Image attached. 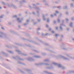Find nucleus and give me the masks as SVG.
Listing matches in <instances>:
<instances>
[{"label": "nucleus", "mask_w": 74, "mask_h": 74, "mask_svg": "<svg viewBox=\"0 0 74 74\" xmlns=\"http://www.w3.org/2000/svg\"><path fill=\"white\" fill-rule=\"evenodd\" d=\"M32 13L33 15H36V13H35V12H33Z\"/></svg>", "instance_id": "51"}, {"label": "nucleus", "mask_w": 74, "mask_h": 74, "mask_svg": "<svg viewBox=\"0 0 74 74\" xmlns=\"http://www.w3.org/2000/svg\"><path fill=\"white\" fill-rule=\"evenodd\" d=\"M14 44L15 45H18V46H19L20 47H22V45L21 44H20L19 43H16V42L14 43Z\"/></svg>", "instance_id": "21"}, {"label": "nucleus", "mask_w": 74, "mask_h": 74, "mask_svg": "<svg viewBox=\"0 0 74 74\" xmlns=\"http://www.w3.org/2000/svg\"><path fill=\"white\" fill-rule=\"evenodd\" d=\"M41 29V28H38L37 29V30L38 31V30H40Z\"/></svg>", "instance_id": "59"}, {"label": "nucleus", "mask_w": 74, "mask_h": 74, "mask_svg": "<svg viewBox=\"0 0 74 74\" xmlns=\"http://www.w3.org/2000/svg\"><path fill=\"white\" fill-rule=\"evenodd\" d=\"M41 54L42 55H43V56H45V55H46V53H41Z\"/></svg>", "instance_id": "39"}, {"label": "nucleus", "mask_w": 74, "mask_h": 74, "mask_svg": "<svg viewBox=\"0 0 74 74\" xmlns=\"http://www.w3.org/2000/svg\"><path fill=\"white\" fill-rule=\"evenodd\" d=\"M5 74H8V72L7 71H6L5 72Z\"/></svg>", "instance_id": "64"}, {"label": "nucleus", "mask_w": 74, "mask_h": 74, "mask_svg": "<svg viewBox=\"0 0 74 74\" xmlns=\"http://www.w3.org/2000/svg\"><path fill=\"white\" fill-rule=\"evenodd\" d=\"M17 70H18V71H20L21 73H22V74H24L25 73L23 72V71H22L20 69L18 68Z\"/></svg>", "instance_id": "16"}, {"label": "nucleus", "mask_w": 74, "mask_h": 74, "mask_svg": "<svg viewBox=\"0 0 74 74\" xmlns=\"http://www.w3.org/2000/svg\"><path fill=\"white\" fill-rule=\"evenodd\" d=\"M52 8H53V9H55V8H57V6H54Z\"/></svg>", "instance_id": "48"}, {"label": "nucleus", "mask_w": 74, "mask_h": 74, "mask_svg": "<svg viewBox=\"0 0 74 74\" xmlns=\"http://www.w3.org/2000/svg\"><path fill=\"white\" fill-rule=\"evenodd\" d=\"M36 66H40V65H45L46 66H49V64L48 63H45L43 62H41L38 64H36Z\"/></svg>", "instance_id": "5"}, {"label": "nucleus", "mask_w": 74, "mask_h": 74, "mask_svg": "<svg viewBox=\"0 0 74 74\" xmlns=\"http://www.w3.org/2000/svg\"><path fill=\"white\" fill-rule=\"evenodd\" d=\"M35 38L36 40H38V41H39L40 42H41V43H44V42L43 41H42L40 39H38V38H37V37H35Z\"/></svg>", "instance_id": "11"}, {"label": "nucleus", "mask_w": 74, "mask_h": 74, "mask_svg": "<svg viewBox=\"0 0 74 74\" xmlns=\"http://www.w3.org/2000/svg\"><path fill=\"white\" fill-rule=\"evenodd\" d=\"M50 16L51 17V18H53V14H51Z\"/></svg>", "instance_id": "61"}, {"label": "nucleus", "mask_w": 74, "mask_h": 74, "mask_svg": "<svg viewBox=\"0 0 74 74\" xmlns=\"http://www.w3.org/2000/svg\"><path fill=\"white\" fill-rule=\"evenodd\" d=\"M8 38V37H7V34L3 33V38Z\"/></svg>", "instance_id": "10"}, {"label": "nucleus", "mask_w": 74, "mask_h": 74, "mask_svg": "<svg viewBox=\"0 0 74 74\" xmlns=\"http://www.w3.org/2000/svg\"><path fill=\"white\" fill-rule=\"evenodd\" d=\"M50 21V20H49V18H48L47 20V23H49Z\"/></svg>", "instance_id": "45"}, {"label": "nucleus", "mask_w": 74, "mask_h": 74, "mask_svg": "<svg viewBox=\"0 0 74 74\" xmlns=\"http://www.w3.org/2000/svg\"><path fill=\"white\" fill-rule=\"evenodd\" d=\"M56 58H62V59H64L66 60H69V59L65 58L64 56H62V55H58V56H56Z\"/></svg>", "instance_id": "6"}, {"label": "nucleus", "mask_w": 74, "mask_h": 74, "mask_svg": "<svg viewBox=\"0 0 74 74\" xmlns=\"http://www.w3.org/2000/svg\"><path fill=\"white\" fill-rule=\"evenodd\" d=\"M71 7H73V3H71Z\"/></svg>", "instance_id": "63"}, {"label": "nucleus", "mask_w": 74, "mask_h": 74, "mask_svg": "<svg viewBox=\"0 0 74 74\" xmlns=\"http://www.w3.org/2000/svg\"><path fill=\"white\" fill-rule=\"evenodd\" d=\"M29 20L28 19L26 21V22L27 23H29Z\"/></svg>", "instance_id": "60"}, {"label": "nucleus", "mask_w": 74, "mask_h": 74, "mask_svg": "<svg viewBox=\"0 0 74 74\" xmlns=\"http://www.w3.org/2000/svg\"><path fill=\"white\" fill-rule=\"evenodd\" d=\"M42 17H43V21H45V20H46V19L45 18V16H44V14H42Z\"/></svg>", "instance_id": "28"}, {"label": "nucleus", "mask_w": 74, "mask_h": 74, "mask_svg": "<svg viewBox=\"0 0 74 74\" xmlns=\"http://www.w3.org/2000/svg\"><path fill=\"white\" fill-rule=\"evenodd\" d=\"M54 24H56V21H53Z\"/></svg>", "instance_id": "54"}, {"label": "nucleus", "mask_w": 74, "mask_h": 74, "mask_svg": "<svg viewBox=\"0 0 74 74\" xmlns=\"http://www.w3.org/2000/svg\"><path fill=\"white\" fill-rule=\"evenodd\" d=\"M23 20H24V19H23V17H22L21 19H19V18H18L17 19V22L18 23H21L22 21H23Z\"/></svg>", "instance_id": "7"}, {"label": "nucleus", "mask_w": 74, "mask_h": 74, "mask_svg": "<svg viewBox=\"0 0 74 74\" xmlns=\"http://www.w3.org/2000/svg\"><path fill=\"white\" fill-rule=\"evenodd\" d=\"M36 13L37 14V16L38 17H39L40 16V13H39V12L38 11H36Z\"/></svg>", "instance_id": "27"}, {"label": "nucleus", "mask_w": 74, "mask_h": 74, "mask_svg": "<svg viewBox=\"0 0 74 74\" xmlns=\"http://www.w3.org/2000/svg\"><path fill=\"white\" fill-rule=\"evenodd\" d=\"M66 23H69V20L68 18H66Z\"/></svg>", "instance_id": "38"}, {"label": "nucleus", "mask_w": 74, "mask_h": 74, "mask_svg": "<svg viewBox=\"0 0 74 74\" xmlns=\"http://www.w3.org/2000/svg\"><path fill=\"white\" fill-rule=\"evenodd\" d=\"M1 52L2 53V54L3 55H4L6 57H8V54H7V53H4V52L3 51H2Z\"/></svg>", "instance_id": "9"}, {"label": "nucleus", "mask_w": 74, "mask_h": 74, "mask_svg": "<svg viewBox=\"0 0 74 74\" xmlns=\"http://www.w3.org/2000/svg\"><path fill=\"white\" fill-rule=\"evenodd\" d=\"M60 26H64V27H66V26L64 24V23H61Z\"/></svg>", "instance_id": "26"}, {"label": "nucleus", "mask_w": 74, "mask_h": 74, "mask_svg": "<svg viewBox=\"0 0 74 74\" xmlns=\"http://www.w3.org/2000/svg\"><path fill=\"white\" fill-rule=\"evenodd\" d=\"M22 2L25 3H27V1H26L25 0H22L21 1H20L19 2L21 5L22 4Z\"/></svg>", "instance_id": "17"}, {"label": "nucleus", "mask_w": 74, "mask_h": 74, "mask_svg": "<svg viewBox=\"0 0 74 74\" xmlns=\"http://www.w3.org/2000/svg\"><path fill=\"white\" fill-rule=\"evenodd\" d=\"M0 33L1 34L0 35V38H3V32H0Z\"/></svg>", "instance_id": "18"}, {"label": "nucleus", "mask_w": 74, "mask_h": 74, "mask_svg": "<svg viewBox=\"0 0 74 74\" xmlns=\"http://www.w3.org/2000/svg\"><path fill=\"white\" fill-rule=\"evenodd\" d=\"M57 22L58 23H60V19H57Z\"/></svg>", "instance_id": "40"}, {"label": "nucleus", "mask_w": 74, "mask_h": 74, "mask_svg": "<svg viewBox=\"0 0 74 74\" xmlns=\"http://www.w3.org/2000/svg\"><path fill=\"white\" fill-rule=\"evenodd\" d=\"M55 36L56 37H58V36H60V35L59 34H56L55 35Z\"/></svg>", "instance_id": "41"}, {"label": "nucleus", "mask_w": 74, "mask_h": 74, "mask_svg": "<svg viewBox=\"0 0 74 74\" xmlns=\"http://www.w3.org/2000/svg\"><path fill=\"white\" fill-rule=\"evenodd\" d=\"M52 64L54 65H55V66H58V67L59 68H61L63 70H64L66 69V68H65V67L62 65L60 64L53 62L52 63Z\"/></svg>", "instance_id": "1"}, {"label": "nucleus", "mask_w": 74, "mask_h": 74, "mask_svg": "<svg viewBox=\"0 0 74 74\" xmlns=\"http://www.w3.org/2000/svg\"><path fill=\"white\" fill-rule=\"evenodd\" d=\"M45 5H46L48 7V6H49V4H48V3H45Z\"/></svg>", "instance_id": "44"}, {"label": "nucleus", "mask_w": 74, "mask_h": 74, "mask_svg": "<svg viewBox=\"0 0 74 74\" xmlns=\"http://www.w3.org/2000/svg\"><path fill=\"white\" fill-rule=\"evenodd\" d=\"M2 4H3V5H5V3L3 1L2 2Z\"/></svg>", "instance_id": "56"}, {"label": "nucleus", "mask_w": 74, "mask_h": 74, "mask_svg": "<svg viewBox=\"0 0 74 74\" xmlns=\"http://www.w3.org/2000/svg\"><path fill=\"white\" fill-rule=\"evenodd\" d=\"M64 43H62V45L61 46V47H63V46H64Z\"/></svg>", "instance_id": "57"}, {"label": "nucleus", "mask_w": 74, "mask_h": 74, "mask_svg": "<svg viewBox=\"0 0 74 74\" xmlns=\"http://www.w3.org/2000/svg\"><path fill=\"white\" fill-rule=\"evenodd\" d=\"M21 55H23V56H27V54H26L22 53Z\"/></svg>", "instance_id": "33"}, {"label": "nucleus", "mask_w": 74, "mask_h": 74, "mask_svg": "<svg viewBox=\"0 0 74 74\" xmlns=\"http://www.w3.org/2000/svg\"><path fill=\"white\" fill-rule=\"evenodd\" d=\"M65 14H66V15H69V12H66Z\"/></svg>", "instance_id": "62"}, {"label": "nucleus", "mask_w": 74, "mask_h": 74, "mask_svg": "<svg viewBox=\"0 0 74 74\" xmlns=\"http://www.w3.org/2000/svg\"><path fill=\"white\" fill-rule=\"evenodd\" d=\"M49 61V60L48 59H45L44 60V62H48Z\"/></svg>", "instance_id": "29"}, {"label": "nucleus", "mask_w": 74, "mask_h": 74, "mask_svg": "<svg viewBox=\"0 0 74 74\" xmlns=\"http://www.w3.org/2000/svg\"><path fill=\"white\" fill-rule=\"evenodd\" d=\"M26 45L27 46V47H30V49H31L32 51H33L34 52H36V53H40V51H36L34 49H32L33 48H34V47H33V46H31V45Z\"/></svg>", "instance_id": "3"}, {"label": "nucleus", "mask_w": 74, "mask_h": 74, "mask_svg": "<svg viewBox=\"0 0 74 74\" xmlns=\"http://www.w3.org/2000/svg\"><path fill=\"white\" fill-rule=\"evenodd\" d=\"M12 58L14 59V60H23V59L21 58L20 57L18 56H16V57L13 56Z\"/></svg>", "instance_id": "4"}, {"label": "nucleus", "mask_w": 74, "mask_h": 74, "mask_svg": "<svg viewBox=\"0 0 74 74\" xmlns=\"http://www.w3.org/2000/svg\"><path fill=\"white\" fill-rule=\"evenodd\" d=\"M6 68H7V69H9V70H11V68L9 66L6 67Z\"/></svg>", "instance_id": "37"}, {"label": "nucleus", "mask_w": 74, "mask_h": 74, "mask_svg": "<svg viewBox=\"0 0 74 74\" xmlns=\"http://www.w3.org/2000/svg\"><path fill=\"white\" fill-rule=\"evenodd\" d=\"M12 18H17V16L16 15H14V16H13L12 17Z\"/></svg>", "instance_id": "46"}, {"label": "nucleus", "mask_w": 74, "mask_h": 74, "mask_svg": "<svg viewBox=\"0 0 74 74\" xmlns=\"http://www.w3.org/2000/svg\"><path fill=\"white\" fill-rule=\"evenodd\" d=\"M45 50H46V51H49L50 52H53V53H54V52L52 50H51L47 48H45Z\"/></svg>", "instance_id": "23"}, {"label": "nucleus", "mask_w": 74, "mask_h": 74, "mask_svg": "<svg viewBox=\"0 0 74 74\" xmlns=\"http://www.w3.org/2000/svg\"><path fill=\"white\" fill-rule=\"evenodd\" d=\"M70 29L69 28H66V30H67V31H69V30Z\"/></svg>", "instance_id": "58"}, {"label": "nucleus", "mask_w": 74, "mask_h": 74, "mask_svg": "<svg viewBox=\"0 0 74 74\" xmlns=\"http://www.w3.org/2000/svg\"><path fill=\"white\" fill-rule=\"evenodd\" d=\"M48 34H49V33H47L45 34L43 33L42 34V38H44V36H48Z\"/></svg>", "instance_id": "12"}, {"label": "nucleus", "mask_w": 74, "mask_h": 74, "mask_svg": "<svg viewBox=\"0 0 74 74\" xmlns=\"http://www.w3.org/2000/svg\"><path fill=\"white\" fill-rule=\"evenodd\" d=\"M40 32H39L38 31L37 32V34L38 35H39V34H40Z\"/></svg>", "instance_id": "53"}, {"label": "nucleus", "mask_w": 74, "mask_h": 74, "mask_svg": "<svg viewBox=\"0 0 74 74\" xmlns=\"http://www.w3.org/2000/svg\"><path fill=\"white\" fill-rule=\"evenodd\" d=\"M62 49H63L64 50H68V49L66 48H62Z\"/></svg>", "instance_id": "50"}, {"label": "nucleus", "mask_w": 74, "mask_h": 74, "mask_svg": "<svg viewBox=\"0 0 74 74\" xmlns=\"http://www.w3.org/2000/svg\"><path fill=\"white\" fill-rule=\"evenodd\" d=\"M44 43H42V44H45V45H46V46H49V44H48V43H45V42H44Z\"/></svg>", "instance_id": "34"}, {"label": "nucleus", "mask_w": 74, "mask_h": 74, "mask_svg": "<svg viewBox=\"0 0 74 74\" xmlns=\"http://www.w3.org/2000/svg\"><path fill=\"white\" fill-rule=\"evenodd\" d=\"M18 63L20 64H22V65H23L24 66H25V64L24 63L21 62H18Z\"/></svg>", "instance_id": "24"}, {"label": "nucleus", "mask_w": 74, "mask_h": 74, "mask_svg": "<svg viewBox=\"0 0 74 74\" xmlns=\"http://www.w3.org/2000/svg\"><path fill=\"white\" fill-rule=\"evenodd\" d=\"M69 26L71 27H73V23H71L70 24V25H69Z\"/></svg>", "instance_id": "35"}, {"label": "nucleus", "mask_w": 74, "mask_h": 74, "mask_svg": "<svg viewBox=\"0 0 74 74\" xmlns=\"http://www.w3.org/2000/svg\"><path fill=\"white\" fill-rule=\"evenodd\" d=\"M6 51H7V52H9V53H11V54H14V53L12 51H10L9 50H7Z\"/></svg>", "instance_id": "25"}, {"label": "nucleus", "mask_w": 74, "mask_h": 74, "mask_svg": "<svg viewBox=\"0 0 74 74\" xmlns=\"http://www.w3.org/2000/svg\"><path fill=\"white\" fill-rule=\"evenodd\" d=\"M27 59L28 61H34V59L31 57L27 58Z\"/></svg>", "instance_id": "8"}, {"label": "nucleus", "mask_w": 74, "mask_h": 74, "mask_svg": "<svg viewBox=\"0 0 74 74\" xmlns=\"http://www.w3.org/2000/svg\"><path fill=\"white\" fill-rule=\"evenodd\" d=\"M34 57L35 58H40V56H34Z\"/></svg>", "instance_id": "31"}, {"label": "nucleus", "mask_w": 74, "mask_h": 74, "mask_svg": "<svg viewBox=\"0 0 74 74\" xmlns=\"http://www.w3.org/2000/svg\"><path fill=\"white\" fill-rule=\"evenodd\" d=\"M6 47L8 48H12L11 47H10L8 46H6Z\"/></svg>", "instance_id": "49"}, {"label": "nucleus", "mask_w": 74, "mask_h": 74, "mask_svg": "<svg viewBox=\"0 0 74 74\" xmlns=\"http://www.w3.org/2000/svg\"><path fill=\"white\" fill-rule=\"evenodd\" d=\"M71 73H74V71H70L68 72H67L66 74H70Z\"/></svg>", "instance_id": "15"}, {"label": "nucleus", "mask_w": 74, "mask_h": 74, "mask_svg": "<svg viewBox=\"0 0 74 74\" xmlns=\"http://www.w3.org/2000/svg\"><path fill=\"white\" fill-rule=\"evenodd\" d=\"M60 30H61V31H63V27H62V26H61L60 25Z\"/></svg>", "instance_id": "30"}, {"label": "nucleus", "mask_w": 74, "mask_h": 74, "mask_svg": "<svg viewBox=\"0 0 74 74\" xmlns=\"http://www.w3.org/2000/svg\"><path fill=\"white\" fill-rule=\"evenodd\" d=\"M57 8H58L59 10H60V9H61V7L60 6H57Z\"/></svg>", "instance_id": "43"}, {"label": "nucleus", "mask_w": 74, "mask_h": 74, "mask_svg": "<svg viewBox=\"0 0 74 74\" xmlns=\"http://www.w3.org/2000/svg\"><path fill=\"white\" fill-rule=\"evenodd\" d=\"M29 24V23L26 22L25 23H24L23 25L24 26H27V25H28Z\"/></svg>", "instance_id": "32"}, {"label": "nucleus", "mask_w": 74, "mask_h": 74, "mask_svg": "<svg viewBox=\"0 0 74 74\" xmlns=\"http://www.w3.org/2000/svg\"><path fill=\"white\" fill-rule=\"evenodd\" d=\"M2 66H4L5 67H6V66H7V64H6L5 63H3L2 64Z\"/></svg>", "instance_id": "36"}, {"label": "nucleus", "mask_w": 74, "mask_h": 74, "mask_svg": "<svg viewBox=\"0 0 74 74\" xmlns=\"http://www.w3.org/2000/svg\"><path fill=\"white\" fill-rule=\"evenodd\" d=\"M24 33L25 34V35L26 36H27L28 37H29V35L28 34L26 33V32H25Z\"/></svg>", "instance_id": "42"}, {"label": "nucleus", "mask_w": 74, "mask_h": 74, "mask_svg": "<svg viewBox=\"0 0 74 74\" xmlns=\"http://www.w3.org/2000/svg\"><path fill=\"white\" fill-rule=\"evenodd\" d=\"M46 69H51L52 70H54V68L52 66L47 67H46Z\"/></svg>", "instance_id": "13"}, {"label": "nucleus", "mask_w": 74, "mask_h": 74, "mask_svg": "<svg viewBox=\"0 0 74 74\" xmlns=\"http://www.w3.org/2000/svg\"><path fill=\"white\" fill-rule=\"evenodd\" d=\"M33 8H34V9H36V10H40V8H39L36 7H33Z\"/></svg>", "instance_id": "22"}, {"label": "nucleus", "mask_w": 74, "mask_h": 74, "mask_svg": "<svg viewBox=\"0 0 74 74\" xmlns=\"http://www.w3.org/2000/svg\"><path fill=\"white\" fill-rule=\"evenodd\" d=\"M63 9L64 10H69L68 7L67 6H64L63 7Z\"/></svg>", "instance_id": "20"}, {"label": "nucleus", "mask_w": 74, "mask_h": 74, "mask_svg": "<svg viewBox=\"0 0 74 74\" xmlns=\"http://www.w3.org/2000/svg\"><path fill=\"white\" fill-rule=\"evenodd\" d=\"M16 52H18V54H20V55H22V52H21V51H19V50H16Z\"/></svg>", "instance_id": "19"}, {"label": "nucleus", "mask_w": 74, "mask_h": 74, "mask_svg": "<svg viewBox=\"0 0 74 74\" xmlns=\"http://www.w3.org/2000/svg\"><path fill=\"white\" fill-rule=\"evenodd\" d=\"M63 15V14L62 13H60L59 15V16L60 17H62Z\"/></svg>", "instance_id": "47"}, {"label": "nucleus", "mask_w": 74, "mask_h": 74, "mask_svg": "<svg viewBox=\"0 0 74 74\" xmlns=\"http://www.w3.org/2000/svg\"><path fill=\"white\" fill-rule=\"evenodd\" d=\"M71 20L72 21H74V17H72L71 18Z\"/></svg>", "instance_id": "52"}, {"label": "nucleus", "mask_w": 74, "mask_h": 74, "mask_svg": "<svg viewBox=\"0 0 74 74\" xmlns=\"http://www.w3.org/2000/svg\"><path fill=\"white\" fill-rule=\"evenodd\" d=\"M10 32L11 33H14V34H15V32L13 31L10 30Z\"/></svg>", "instance_id": "55"}, {"label": "nucleus", "mask_w": 74, "mask_h": 74, "mask_svg": "<svg viewBox=\"0 0 74 74\" xmlns=\"http://www.w3.org/2000/svg\"><path fill=\"white\" fill-rule=\"evenodd\" d=\"M23 40H26L30 42H32V43H34V44H36V45H39V43H37L36 42V41H33L32 40H29V39H27L25 38H22Z\"/></svg>", "instance_id": "2"}, {"label": "nucleus", "mask_w": 74, "mask_h": 74, "mask_svg": "<svg viewBox=\"0 0 74 74\" xmlns=\"http://www.w3.org/2000/svg\"><path fill=\"white\" fill-rule=\"evenodd\" d=\"M11 7H13V8H14V9H16L17 8L16 6L14 5V4H11Z\"/></svg>", "instance_id": "14"}]
</instances>
